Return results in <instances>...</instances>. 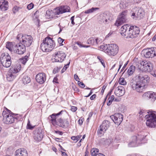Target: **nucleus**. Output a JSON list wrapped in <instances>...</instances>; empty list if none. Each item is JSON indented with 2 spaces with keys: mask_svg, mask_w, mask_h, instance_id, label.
Segmentation results:
<instances>
[{
  "mask_svg": "<svg viewBox=\"0 0 156 156\" xmlns=\"http://www.w3.org/2000/svg\"><path fill=\"white\" fill-rule=\"evenodd\" d=\"M135 70V67L133 66H130L127 71V73L129 76H131Z\"/></svg>",
  "mask_w": 156,
  "mask_h": 156,
  "instance_id": "7c9ffc66",
  "label": "nucleus"
},
{
  "mask_svg": "<svg viewBox=\"0 0 156 156\" xmlns=\"http://www.w3.org/2000/svg\"><path fill=\"white\" fill-rule=\"evenodd\" d=\"M144 13L142 8H140L138 11L137 13H133L132 16H135L139 19H141L144 16Z\"/></svg>",
  "mask_w": 156,
  "mask_h": 156,
  "instance_id": "bb28decb",
  "label": "nucleus"
},
{
  "mask_svg": "<svg viewBox=\"0 0 156 156\" xmlns=\"http://www.w3.org/2000/svg\"><path fill=\"white\" fill-rule=\"evenodd\" d=\"M145 136L142 133H140L137 136H133L132 137L133 141H131L129 144V147H135L137 146L136 144H139L141 141L144 139Z\"/></svg>",
  "mask_w": 156,
  "mask_h": 156,
  "instance_id": "6e6552de",
  "label": "nucleus"
},
{
  "mask_svg": "<svg viewBox=\"0 0 156 156\" xmlns=\"http://www.w3.org/2000/svg\"><path fill=\"white\" fill-rule=\"evenodd\" d=\"M71 139L73 140H75L76 141V136H72L71 137Z\"/></svg>",
  "mask_w": 156,
  "mask_h": 156,
  "instance_id": "0e129e2a",
  "label": "nucleus"
},
{
  "mask_svg": "<svg viewBox=\"0 0 156 156\" xmlns=\"http://www.w3.org/2000/svg\"><path fill=\"white\" fill-rule=\"evenodd\" d=\"M30 81V77L28 76H24L23 78L22 81L24 84L29 83Z\"/></svg>",
  "mask_w": 156,
  "mask_h": 156,
  "instance_id": "72a5a7b5",
  "label": "nucleus"
},
{
  "mask_svg": "<svg viewBox=\"0 0 156 156\" xmlns=\"http://www.w3.org/2000/svg\"><path fill=\"white\" fill-rule=\"evenodd\" d=\"M55 46V41L49 37H46L41 45V49L43 52H48L52 50Z\"/></svg>",
  "mask_w": 156,
  "mask_h": 156,
  "instance_id": "20e7f679",
  "label": "nucleus"
},
{
  "mask_svg": "<svg viewBox=\"0 0 156 156\" xmlns=\"http://www.w3.org/2000/svg\"><path fill=\"white\" fill-rule=\"evenodd\" d=\"M53 82H55L56 83H58V78L57 77H55L53 79Z\"/></svg>",
  "mask_w": 156,
  "mask_h": 156,
  "instance_id": "bf43d9fd",
  "label": "nucleus"
},
{
  "mask_svg": "<svg viewBox=\"0 0 156 156\" xmlns=\"http://www.w3.org/2000/svg\"><path fill=\"white\" fill-rule=\"evenodd\" d=\"M108 102L107 103V105L108 106H109L112 103L113 101L110 99H108Z\"/></svg>",
  "mask_w": 156,
  "mask_h": 156,
  "instance_id": "052dcab7",
  "label": "nucleus"
},
{
  "mask_svg": "<svg viewBox=\"0 0 156 156\" xmlns=\"http://www.w3.org/2000/svg\"><path fill=\"white\" fill-rule=\"evenodd\" d=\"M128 62H129V61H127L125 64L123 66V67L122 69L121 70V72L122 71V70H124L125 69V68L126 67V66L127 65Z\"/></svg>",
  "mask_w": 156,
  "mask_h": 156,
  "instance_id": "603ef678",
  "label": "nucleus"
},
{
  "mask_svg": "<svg viewBox=\"0 0 156 156\" xmlns=\"http://www.w3.org/2000/svg\"><path fill=\"white\" fill-rule=\"evenodd\" d=\"M33 138L36 141H40L43 137V133L41 129H38L33 132Z\"/></svg>",
  "mask_w": 156,
  "mask_h": 156,
  "instance_id": "2eb2a0df",
  "label": "nucleus"
},
{
  "mask_svg": "<svg viewBox=\"0 0 156 156\" xmlns=\"http://www.w3.org/2000/svg\"><path fill=\"white\" fill-rule=\"evenodd\" d=\"M100 48L110 56H114L118 53L119 47L116 44H112L106 45H101Z\"/></svg>",
  "mask_w": 156,
  "mask_h": 156,
  "instance_id": "7ed1b4c3",
  "label": "nucleus"
},
{
  "mask_svg": "<svg viewBox=\"0 0 156 156\" xmlns=\"http://www.w3.org/2000/svg\"><path fill=\"white\" fill-rule=\"evenodd\" d=\"M70 8L67 6H61L56 8L53 10H48L46 12L45 17L48 19L53 18L56 15L69 12Z\"/></svg>",
  "mask_w": 156,
  "mask_h": 156,
  "instance_id": "f03ea898",
  "label": "nucleus"
},
{
  "mask_svg": "<svg viewBox=\"0 0 156 156\" xmlns=\"http://www.w3.org/2000/svg\"><path fill=\"white\" fill-rule=\"evenodd\" d=\"M0 62L2 66L5 68H8L11 64V58L8 53H3L0 57Z\"/></svg>",
  "mask_w": 156,
  "mask_h": 156,
  "instance_id": "0eeeda50",
  "label": "nucleus"
},
{
  "mask_svg": "<svg viewBox=\"0 0 156 156\" xmlns=\"http://www.w3.org/2000/svg\"><path fill=\"white\" fill-rule=\"evenodd\" d=\"M151 74L154 76L156 77V70L151 73Z\"/></svg>",
  "mask_w": 156,
  "mask_h": 156,
  "instance_id": "69168bd1",
  "label": "nucleus"
},
{
  "mask_svg": "<svg viewBox=\"0 0 156 156\" xmlns=\"http://www.w3.org/2000/svg\"><path fill=\"white\" fill-rule=\"evenodd\" d=\"M144 55L146 58H152L156 56V47H152L144 50Z\"/></svg>",
  "mask_w": 156,
  "mask_h": 156,
  "instance_id": "f8f14e48",
  "label": "nucleus"
},
{
  "mask_svg": "<svg viewBox=\"0 0 156 156\" xmlns=\"http://www.w3.org/2000/svg\"><path fill=\"white\" fill-rule=\"evenodd\" d=\"M82 140V139H81L79 141V142L77 144V145L79 147H80L81 146V144L80 143L81 142Z\"/></svg>",
  "mask_w": 156,
  "mask_h": 156,
  "instance_id": "338daca9",
  "label": "nucleus"
},
{
  "mask_svg": "<svg viewBox=\"0 0 156 156\" xmlns=\"http://www.w3.org/2000/svg\"><path fill=\"white\" fill-rule=\"evenodd\" d=\"M74 16H72L71 18V23L73 25H74L75 24V23L74 22Z\"/></svg>",
  "mask_w": 156,
  "mask_h": 156,
  "instance_id": "09e8293b",
  "label": "nucleus"
},
{
  "mask_svg": "<svg viewBox=\"0 0 156 156\" xmlns=\"http://www.w3.org/2000/svg\"><path fill=\"white\" fill-rule=\"evenodd\" d=\"M148 115H146L145 118L147 119L146 124L150 128L156 127V115L152 112H148Z\"/></svg>",
  "mask_w": 156,
  "mask_h": 156,
  "instance_id": "423d86ee",
  "label": "nucleus"
},
{
  "mask_svg": "<svg viewBox=\"0 0 156 156\" xmlns=\"http://www.w3.org/2000/svg\"><path fill=\"white\" fill-rule=\"evenodd\" d=\"M63 112V111L62 110L58 113H53L50 115L48 118L50 122L54 126L58 125V121H57L56 119L58 116L62 114Z\"/></svg>",
  "mask_w": 156,
  "mask_h": 156,
  "instance_id": "f3484780",
  "label": "nucleus"
},
{
  "mask_svg": "<svg viewBox=\"0 0 156 156\" xmlns=\"http://www.w3.org/2000/svg\"><path fill=\"white\" fill-rule=\"evenodd\" d=\"M106 130H107L105 128L102 127L101 126H100L98 130V134L100 136H102Z\"/></svg>",
  "mask_w": 156,
  "mask_h": 156,
  "instance_id": "c756f323",
  "label": "nucleus"
},
{
  "mask_svg": "<svg viewBox=\"0 0 156 156\" xmlns=\"http://www.w3.org/2000/svg\"><path fill=\"white\" fill-rule=\"evenodd\" d=\"M66 56V55L62 51L56 52L54 55V60L53 61L62 62Z\"/></svg>",
  "mask_w": 156,
  "mask_h": 156,
  "instance_id": "ddd939ff",
  "label": "nucleus"
},
{
  "mask_svg": "<svg viewBox=\"0 0 156 156\" xmlns=\"http://www.w3.org/2000/svg\"><path fill=\"white\" fill-rule=\"evenodd\" d=\"M143 96L147 97L148 98L153 99L154 100L156 99V93L153 92H147L144 93Z\"/></svg>",
  "mask_w": 156,
  "mask_h": 156,
  "instance_id": "cd10ccee",
  "label": "nucleus"
},
{
  "mask_svg": "<svg viewBox=\"0 0 156 156\" xmlns=\"http://www.w3.org/2000/svg\"><path fill=\"white\" fill-rule=\"evenodd\" d=\"M74 78L77 81L79 79L78 76L76 74L74 75Z\"/></svg>",
  "mask_w": 156,
  "mask_h": 156,
  "instance_id": "4d7b16f0",
  "label": "nucleus"
},
{
  "mask_svg": "<svg viewBox=\"0 0 156 156\" xmlns=\"http://www.w3.org/2000/svg\"><path fill=\"white\" fill-rule=\"evenodd\" d=\"M130 27L128 25L123 26L120 28V34L125 38L127 39L128 35V30L130 29Z\"/></svg>",
  "mask_w": 156,
  "mask_h": 156,
  "instance_id": "a211bd4d",
  "label": "nucleus"
},
{
  "mask_svg": "<svg viewBox=\"0 0 156 156\" xmlns=\"http://www.w3.org/2000/svg\"><path fill=\"white\" fill-rule=\"evenodd\" d=\"M34 126H32L30 124V122L28 121L27 126V129H32L34 128Z\"/></svg>",
  "mask_w": 156,
  "mask_h": 156,
  "instance_id": "79ce46f5",
  "label": "nucleus"
},
{
  "mask_svg": "<svg viewBox=\"0 0 156 156\" xmlns=\"http://www.w3.org/2000/svg\"><path fill=\"white\" fill-rule=\"evenodd\" d=\"M98 39L91 37L89 38L87 41V44L91 45H96L99 43L98 41Z\"/></svg>",
  "mask_w": 156,
  "mask_h": 156,
  "instance_id": "c85d7f7f",
  "label": "nucleus"
},
{
  "mask_svg": "<svg viewBox=\"0 0 156 156\" xmlns=\"http://www.w3.org/2000/svg\"><path fill=\"white\" fill-rule=\"evenodd\" d=\"M70 63V62H69V63L66 65H65V66H64L63 68L61 70V72L62 73L64 72L66 70V69L68 67Z\"/></svg>",
  "mask_w": 156,
  "mask_h": 156,
  "instance_id": "c03bdc74",
  "label": "nucleus"
},
{
  "mask_svg": "<svg viewBox=\"0 0 156 156\" xmlns=\"http://www.w3.org/2000/svg\"><path fill=\"white\" fill-rule=\"evenodd\" d=\"M58 125L62 128H67L69 126V119H67L63 120L61 118L58 120Z\"/></svg>",
  "mask_w": 156,
  "mask_h": 156,
  "instance_id": "aec40b11",
  "label": "nucleus"
},
{
  "mask_svg": "<svg viewBox=\"0 0 156 156\" xmlns=\"http://www.w3.org/2000/svg\"><path fill=\"white\" fill-rule=\"evenodd\" d=\"M17 74H16L14 72L9 70L6 75V79L9 81L13 80L16 77Z\"/></svg>",
  "mask_w": 156,
  "mask_h": 156,
  "instance_id": "393cba45",
  "label": "nucleus"
},
{
  "mask_svg": "<svg viewBox=\"0 0 156 156\" xmlns=\"http://www.w3.org/2000/svg\"><path fill=\"white\" fill-rule=\"evenodd\" d=\"M99 9L98 8H94L93 7L91 9H88V10L85 11L84 13L86 14H88L93 12L94 11L96 10Z\"/></svg>",
  "mask_w": 156,
  "mask_h": 156,
  "instance_id": "e433bc0d",
  "label": "nucleus"
},
{
  "mask_svg": "<svg viewBox=\"0 0 156 156\" xmlns=\"http://www.w3.org/2000/svg\"><path fill=\"white\" fill-rule=\"evenodd\" d=\"M96 94H94L90 97V99L91 100H93L96 98Z\"/></svg>",
  "mask_w": 156,
  "mask_h": 156,
  "instance_id": "3c124183",
  "label": "nucleus"
},
{
  "mask_svg": "<svg viewBox=\"0 0 156 156\" xmlns=\"http://www.w3.org/2000/svg\"><path fill=\"white\" fill-rule=\"evenodd\" d=\"M36 79L37 82L40 84H43L46 81V74L44 73H40L36 75Z\"/></svg>",
  "mask_w": 156,
  "mask_h": 156,
  "instance_id": "6ab92c4d",
  "label": "nucleus"
},
{
  "mask_svg": "<svg viewBox=\"0 0 156 156\" xmlns=\"http://www.w3.org/2000/svg\"><path fill=\"white\" fill-rule=\"evenodd\" d=\"M55 132L56 133L60 135H62L63 133L62 132L59 131H55Z\"/></svg>",
  "mask_w": 156,
  "mask_h": 156,
  "instance_id": "6e6d98bb",
  "label": "nucleus"
},
{
  "mask_svg": "<svg viewBox=\"0 0 156 156\" xmlns=\"http://www.w3.org/2000/svg\"><path fill=\"white\" fill-rule=\"evenodd\" d=\"M81 136H82L81 135H79L76 136V141L75 142H76L78 141L81 138Z\"/></svg>",
  "mask_w": 156,
  "mask_h": 156,
  "instance_id": "864d4df0",
  "label": "nucleus"
},
{
  "mask_svg": "<svg viewBox=\"0 0 156 156\" xmlns=\"http://www.w3.org/2000/svg\"><path fill=\"white\" fill-rule=\"evenodd\" d=\"M130 5L128 0H122L120 1L118 5L121 9H125Z\"/></svg>",
  "mask_w": 156,
  "mask_h": 156,
  "instance_id": "a878e982",
  "label": "nucleus"
},
{
  "mask_svg": "<svg viewBox=\"0 0 156 156\" xmlns=\"http://www.w3.org/2000/svg\"><path fill=\"white\" fill-rule=\"evenodd\" d=\"M28 56L26 55L20 59V62L23 64H25L28 60Z\"/></svg>",
  "mask_w": 156,
  "mask_h": 156,
  "instance_id": "4c0bfd02",
  "label": "nucleus"
},
{
  "mask_svg": "<svg viewBox=\"0 0 156 156\" xmlns=\"http://www.w3.org/2000/svg\"><path fill=\"white\" fill-rule=\"evenodd\" d=\"M28 155L27 151L24 148L18 149L15 153V156H28Z\"/></svg>",
  "mask_w": 156,
  "mask_h": 156,
  "instance_id": "412c9836",
  "label": "nucleus"
},
{
  "mask_svg": "<svg viewBox=\"0 0 156 156\" xmlns=\"http://www.w3.org/2000/svg\"><path fill=\"white\" fill-rule=\"evenodd\" d=\"M13 50L16 53L18 54H22L26 51V47L21 42L14 46Z\"/></svg>",
  "mask_w": 156,
  "mask_h": 156,
  "instance_id": "4468645a",
  "label": "nucleus"
},
{
  "mask_svg": "<svg viewBox=\"0 0 156 156\" xmlns=\"http://www.w3.org/2000/svg\"><path fill=\"white\" fill-rule=\"evenodd\" d=\"M22 40H20V42L26 47H29L33 41V38L30 35H23L21 37Z\"/></svg>",
  "mask_w": 156,
  "mask_h": 156,
  "instance_id": "9d476101",
  "label": "nucleus"
},
{
  "mask_svg": "<svg viewBox=\"0 0 156 156\" xmlns=\"http://www.w3.org/2000/svg\"><path fill=\"white\" fill-rule=\"evenodd\" d=\"M112 34V32H110L106 36L105 39H106L107 38H108Z\"/></svg>",
  "mask_w": 156,
  "mask_h": 156,
  "instance_id": "5fc2aeb1",
  "label": "nucleus"
},
{
  "mask_svg": "<svg viewBox=\"0 0 156 156\" xmlns=\"http://www.w3.org/2000/svg\"><path fill=\"white\" fill-rule=\"evenodd\" d=\"M20 9L19 7H18L16 6H15L14 8H13V11L14 13H15L17 12L19 9Z\"/></svg>",
  "mask_w": 156,
  "mask_h": 156,
  "instance_id": "37998d69",
  "label": "nucleus"
},
{
  "mask_svg": "<svg viewBox=\"0 0 156 156\" xmlns=\"http://www.w3.org/2000/svg\"><path fill=\"white\" fill-rule=\"evenodd\" d=\"M110 122L108 120H105L102 123V124L100 125L102 127L107 130L109 126Z\"/></svg>",
  "mask_w": 156,
  "mask_h": 156,
  "instance_id": "2f4dec72",
  "label": "nucleus"
},
{
  "mask_svg": "<svg viewBox=\"0 0 156 156\" xmlns=\"http://www.w3.org/2000/svg\"><path fill=\"white\" fill-rule=\"evenodd\" d=\"M11 112L10 110L6 108H5V110L3 111L2 113L3 121L4 123L6 124H10L13 123L15 121H17V119L10 114Z\"/></svg>",
  "mask_w": 156,
  "mask_h": 156,
  "instance_id": "39448f33",
  "label": "nucleus"
},
{
  "mask_svg": "<svg viewBox=\"0 0 156 156\" xmlns=\"http://www.w3.org/2000/svg\"><path fill=\"white\" fill-rule=\"evenodd\" d=\"M8 2L5 0H0V9L2 11H5L8 9Z\"/></svg>",
  "mask_w": 156,
  "mask_h": 156,
  "instance_id": "b1692460",
  "label": "nucleus"
},
{
  "mask_svg": "<svg viewBox=\"0 0 156 156\" xmlns=\"http://www.w3.org/2000/svg\"><path fill=\"white\" fill-rule=\"evenodd\" d=\"M125 93L124 88L122 86L118 87L116 88L115 91V95L119 97L123 96Z\"/></svg>",
  "mask_w": 156,
  "mask_h": 156,
  "instance_id": "5701e85b",
  "label": "nucleus"
},
{
  "mask_svg": "<svg viewBox=\"0 0 156 156\" xmlns=\"http://www.w3.org/2000/svg\"><path fill=\"white\" fill-rule=\"evenodd\" d=\"M77 109V108L76 107L72 106L71 108V110L73 112H75Z\"/></svg>",
  "mask_w": 156,
  "mask_h": 156,
  "instance_id": "de8ad7c7",
  "label": "nucleus"
},
{
  "mask_svg": "<svg viewBox=\"0 0 156 156\" xmlns=\"http://www.w3.org/2000/svg\"><path fill=\"white\" fill-rule=\"evenodd\" d=\"M77 44L80 48L84 47V48H88L90 47L89 45H83L79 41H77L76 43Z\"/></svg>",
  "mask_w": 156,
  "mask_h": 156,
  "instance_id": "ea45409f",
  "label": "nucleus"
},
{
  "mask_svg": "<svg viewBox=\"0 0 156 156\" xmlns=\"http://www.w3.org/2000/svg\"><path fill=\"white\" fill-rule=\"evenodd\" d=\"M64 41V40L60 37H59L58 39V41L59 44H62Z\"/></svg>",
  "mask_w": 156,
  "mask_h": 156,
  "instance_id": "8fccbe9b",
  "label": "nucleus"
},
{
  "mask_svg": "<svg viewBox=\"0 0 156 156\" xmlns=\"http://www.w3.org/2000/svg\"><path fill=\"white\" fill-rule=\"evenodd\" d=\"M114 99H115V98H114V96L113 95H112L110 97H109L108 98V99H110L113 101L114 100Z\"/></svg>",
  "mask_w": 156,
  "mask_h": 156,
  "instance_id": "13d9d810",
  "label": "nucleus"
},
{
  "mask_svg": "<svg viewBox=\"0 0 156 156\" xmlns=\"http://www.w3.org/2000/svg\"><path fill=\"white\" fill-rule=\"evenodd\" d=\"M61 152L62 156H68L66 153L65 152L62 151Z\"/></svg>",
  "mask_w": 156,
  "mask_h": 156,
  "instance_id": "e2e57ef3",
  "label": "nucleus"
},
{
  "mask_svg": "<svg viewBox=\"0 0 156 156\" xmlns=\"http://www.w3.org/2000/svg\"><path fill=\"white\" fill-rule=\"evenodd\" d=\"M34 7V5L32 3H31L28 5L27 8L29 10H30L32 9Z\"/></svg>",
  "mask_w": 156,
  "mask_h": 156,
  "instance_id": "a18cd8bd",
  "label": "nucleus"
},
{
  "mask_svg": "<svg viewBox=\"0 0 156 156\" xmlns=\"http://www.w3.org/2000/svg\"><path fill=\"white\" fill-rule=\"evenodd\" d=\"M140 69L142 71L137 75L136 77L139 80L131 83V87L134 90L138 92H142L147 87V83L149 82L150 78L143 72H150L153 69V65L149 62L143 61L140 62Z\"/></svg>",
  "mask_w": 156,
  "mask_h": 156,
  "instance_id": "f257e3e1",
  "label": "nucleus"
},
{
  "mask_svg": "<svg viewBox=\"0 0 156 156\" xmlns=\"http://www.w3.org/2000/svg\"><path fill=\"white\" fill-rule=\"evenodd\" d=\"M97 58L99 60V61L101 62V63L103 66L104 67H105V63L104 62V61L103 59H102V58L100 56H97Z\"/></svg>",
  "mask_w": 156,
  "mask_h": 156,
  "instance_id": "a19ab883",
  "label": "nucleus"
},
{
  "mask_svg": "<svg viewBox=\"0 0 156 156\" xmlns=\"http://www.w3.org/2000/svg\"><path fill=\"white\" fill-rule=\"evenodd\" d=\"M110 118L115 124L119 125L123 120V116L120 113H117L111 116Z\"/></svg>",
  "mask_w": 156,
  "mask_h": 156,
  "instance_id": "dca6fc26",
  "label": "nucleus"
},
{
  "mask_svg": "<svg viewBox=\"0 0 156 156\" xmlns=\"http://www.w3.org/2000/svg\"><path fill=\"white\" fill-rule=\"evenodd\" d=\"M140 33L139 28L136 26H131L128 30L127 39L133 38L137 37Z\"/></svg>",
  "mask_w": 156,
  "mask_h": 156,
  "instance_id": "1a4fd4ad",
  "label": "nucleus"
},
{
  "mask_svg": "<svg viewBox=\"0 0 156 156\" xmlns=\"http://www.w3.org/2000/svg\"><path fill=\"white\" fill-rule=\"evenodd\" d=\"M21 69V66L20 64L18 63L15 65L12 66L9 70L14 72L16 74H17V73L19 72Z\"/></svg>",
  "mask_w": 156,
  "mask_h": 156,
  "instance_id": "4be33fe9",
  "label": "nucleus"
},
{
  "mask_svg": "<svg viewBox=\"0 0 156 156\" xmlns=\"http://www.w3.org/2000/svg\"><path fill=\"white\" fill-rule=\"evenodd\" d=\"M123 64V62L122 61H120L119 62V68L118 69V71H119L120 68H121V66H122Z\"/></svg>",
  "mask_w": 156,
  "mask_h": 156,
  "instance_id": "680f3d73",
  "label": "nucleus"
},
{
  "mask_svg": "<svg viewBox=\"0 0 156 156\" xmlns=\"http://www.w3.org/2000/svg\"><path fill=\"white\" fill-rule=\"evenodd\" d=\"M78 84L80 87L82 88H84L85 87V85L84 84L80 81H78Z\"/></svg>",
  "mask_w": 156,
  "mask_h": 156,
  "instance_id": "49530a36",
  "label": "nucleus"
},
{
  "mask_svg": "<svg viewBox=\"0 0 156 156\" xmlns=\"http://www.w3.org/2000/svg\"><path fill=\"white\" fill-rule=\"evenodd\" d=\"M95 156H105V155L99 153L98 154L96 155Z\"/></svg>",
  "mask_w": 156,
  "mask_h": 156,
  "instance_id": "774afa93",
  "label": "nucleus"
},
{
  "mask_svg": "<svg viewBox=\"0 0 156 156\" xmlns=\"http://www.w3.org/2000/svg\"><path fill=\"white\" fill-rule=\"evenodd\" d=\"M119 83L121 85H126V82L124 78H120L119 80Z\"/></svg>",
  "mask_w": 156,
  "mask_h": 156,
  "instance_id": "58836bf2",
  "label": "nucleus"
},
{
  "mask_svg": "<svg viewBox=\"0 0 156 156\" xmlns=\"http://www.w3.org/2000/svg\"><path fill=\"white\" fill-rule=\"evenodd\" d=\"M101 17V21L104 23H106L107 22L109 19L108 18V16L105 14H102L100 16Z\"/></svg>",
  "mask_w": 156,
  "mask_h": 156,
  "instance_id": "473e14b6",
  "label": "nucleus"
},
{
  "mask_svg": "<svg viewBox=\"0 0 156 156\" xmlns=\"http://www.w3.org/2000/svg\"><path fill=\"white\" fill-rule=\"evenodd\" d=\"M99 150L97 148H92L91 150V153L92 156H95L96 155L98 154L99 153Z\"/></svg>",
  "mask_w": 156,
  "mask_h": 156,
  "instance_id": "c9c22d12",
  "label": "nucleus"
},
{
  "mask_svg": "<svg viewBox=\"0 0 156 156\" xmlns=\"http://www.w3.org/2000/svg\"><path fill=\"white\" fill-rule=\"evenodd\" d=\"M6 47L9 50L11 51H12V50H13V45L12 42H7L6 45Z\"/></svg>",
  "mask_w": 156,
  "mask_h": 156,
  "instance_id": "f704fd0d",
  "label": "nucleus"
},
{
  "mask_svg": "<svg viewBox=\"0 0 156 156\" xmlns=\"http://www.w3.org/2000/svg\"><path fill=\"white\" fill-rule=\"evenodd\" d=\"M127 11H125L121 13L119 16L115 24V26L118 27L126 22V18Z\"/></svg>",
  "mask_w": 156,
  "mask_h": 156,
  "instance_id": "9b49d317",
  "label": "nucleus"
}]
</instances>
